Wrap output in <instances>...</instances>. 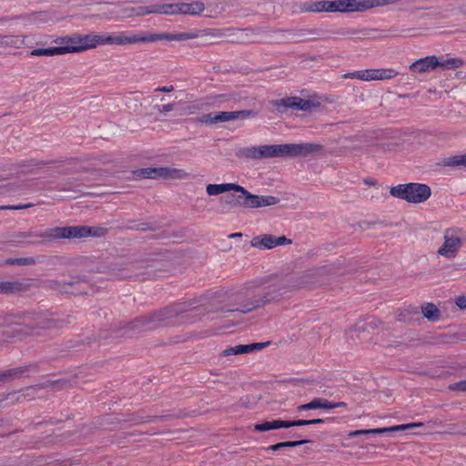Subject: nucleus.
Masks as SVG:
<instances>
[{"label":"nucleus","instance_id":"nucleus-53","mask_svg":"<svg viewBox=\"0 0 466 466\" xmlns=\"http://www.w3.org/2000/svg\"><path fill=\"white\" fill-rule=\"evenodd\" d=\"M389 432V427L388 428H377V429H369L370 435H380L383 433Z\"/></svg>","mask_w":466,"mask_h":466},{"label":"nucleus","instance_id":"nucleus-23","mask_svg":"<svg viewBox=\"0 0 466 466\" xmlns=\"http://www.w3.org/2000/svg\"><path fill=\"white\" fill-rule=\"evenodd\" d=\"M250 246L258 249H271L275 248L274 236L270 234L256 236L251 239Z\"/></svg>","mask_w":466,"mask_h":466},{"label":"nucleus","instance_id":"nucleus-41","mask_svg":"<svg viewBox=\"0 0 466 466\" xmlns=\"http://www.w3.org/2000/svg\"><path fill=\"white\" fill-rule=\"evenodd\" d=\"M332 33L341 35V36H349V35H358V34L363 33V30L351 29V28H339L336 31H333Z\"/></svg>","mask_w":466,"mask_h":466},{"label":"nucleus","instance_id":"nucleus-46","mask_svg":"<svg viewBox=\"0 0 466 466\" xmlns=\"http://www.w3.org/2000/svg\"><path fill=\"white\" fill-rule=\"evenodd\" d=\"M31 207H33V204L32 203H27V204H23V205L3 206V207H0V209L18 210V209H25V208H31Z\"/></svg>","mask_w":466,"mask_h":466},{"label":"nucleus","instance_id":"nucleus-2","mask_svg":"<svg viewBox=\"0 0 466 466\" xmlns=\"http://www.w3.org/2000/svg\"><path fill=\"white\" fill-rule=\"evenodd\" d=\"M198 36L197 34L185 32V33H147L139 32L137 34L129 32H121L114 35H96V34H72L62 37L56 38L53 43L58 45L57 46L48 48H36L30 52L33 56H53L58 55H65L68 53H79L88 49L96 47L97 46L104 45H135L153 43L157 41H185L194 39Z\"/></svg>","mask_w":466,"mask_h":466},{"label":"nucleus","instance_id":"nucleus-44","mask_svg":"<svg viewBox=\"0 0 466 466\" xmlns=\"http://www.w3.org/2000/svg\"><path fill=\"white\" fill-rule=\"evenodd\" d=\"M420 425V423H408V424L395 425V426L389 427V432H394V431H404L407 429H412V428L418 427Z\"/></svg>","mask_w":466,"mask_h":466},{"label":"nucleus","instance_id":"nucleus-18","mask_svg":"<svg viewBox=\"0 0 466 466\" xmlns=\"http://www.w3.org/2000/svg\"><path fill=\"white\" fill-rule=\"evenodd\" d=\"M290 35L297 42L314 41L323 37V32L317 28H300L292 30Z\"/></svg>","mask_w":466,"mask_h":466},{"label":"nucleus","instance_id":"nucleus-8","mask_svg":"<svg viewBox=\"0 0 466 466\" xmlns=\"http://www.w3.org/2000/svg\"><path fill=\"white\" fill-rule=\"evenodd\" d=\"M466 242V232L461 228H449L443 233V243L439 248V255L454 258Z\"/></svg>","mask_w":466,"mask_h":466},{"label":"nucleus","instance_id":"nucleus-16","mask_svg":"<svg viewBox=\"0 0 466 466\" xmlns=\"http://www.w3.org/2000/svg\"><path fill=\"white\" fill-rule=\"evenodd\" d=\"M43 16H44L43 13L23 14V15H19L0 17V22H9V21L20 20L24 23L25 26L40 25L46 23V19Z\"/></svg>","mask_w":466,"mask_h":466},{"label":"nucleus","instance_id":"nucleus-5","mask_svg":"<svg viewBox=\"0 0 466 466\" xmlns=\"http://www.w3.org/2000/svg\"><path fill=\"white\" fill-rule=\"evenodd\" d=\"M321 149L322 146L316 143L263 145L244 147L240 150L239 157L247 159L296 157H306Z\"/></svg>","mask_w":466,"mask_h":466},{"label":"nucleus","instance_id":"nucleus-59","mask_svg":"<svg viewBox=\"0 0 466 466\" xmlns=\"http://www.w3.org/2000/svg\"><path fill=\"white\" fill-rule=\"evenodd\" d=\"M240 237H242V233H240V232H238V233H232V234H230V235L228 236V238H240Z\"/></svg>","mask_w":466,"mask_h":466},{"label":"nucleus","instance_id":"nucleus-21","mask_svg":"<svg viewBox=\"0 0 466 466\" xmlns=\"http://www.w3.org/2000/svg\"><path fill=\"white\" fill-rule=\"evenodd\" d=\"M26 35H0V47L21 48L25 45Z\"/></svg>","mask_w":466,"mask_h":466},{"label":"nucleus","instance_id":"nucleus-32","mask_svg":"<svg viewBox=\"0 0 466 466\" xmlns=\"http://www.w3.org/2000/svg\"><path fill=\"white\" fill-rule=\"evenodd\" d=\"M441 164L444 167L462 166L466 167V154L443 158Z\"/></svg>","mask_w":466,"mask_h":466},{"label":"nucleus","instance_id":"nucleus-36","mask_svg":"<svg viewBox=\"0 0 466 466\" xmlns=\"http://www.w3.org/2000/svg\"><path fill=\"white\" fill-rule=\"evenodd\" d=\"M397 73L393 69H374V80H384L394 77Z\"/></svg>","mask_w":466,"mask_h":466},{"label":"nucleus","instance_id":"nucleus-54","mask_svg":"<svg viewBox=\"0 0 466 466\" xmlns=\"http://www.w3.org/2000/svg\"><path fill=\"white\" fill-rule=\"evenodd\" d=\"M333 418H326V419H312L309 420V425H315L324 423L325 421H333Z\"/></svg>","mask_w":466,"mask_h":466},{"label":"nucleus","instance_id":"nucleus-27","mask_svg":"<svg viewBox=\"0 0 466 466\" xmlns=\"http://www.w3.org/2000/svg\"><path fill=\"white\" fill-rule=\"evenodd\" d=\"M380 320L374 317H369L365 319L363 321H360L356 324V331H368L372 332L375 329L379 328L380 325Z\"/></svg>","mask_w":466,"mask_h":466},{"label":"nucleus","instance_id":"nucleus-22","mask_svg":"<svg viewBox=\"0 0 466 466\" xmlns=\"http://www.w3.org/2000/svg\"><path fill=\"white\" fill-rule=\"evenodd\" d=\"M232 191L239 193V195H235L237 207L251 208L252 200L249 197H252V194L248 190L238 184H235V188H232Z\"/></svg>","mask_w":466,"mask_h":466},{"label":"nucleus","instance_id":"nucleus-15","mask_svg":"<svg viewBox=\"0 0 466 466\" xmlns=\"http://www.w3.org/2000/svg\"><path fill=\"white\" fill-rule=\"evenodd\" d=\"M184 173L181 169L170 167H146L137 171V176L144 178H175L181 177L180 174Z\"/></svg>","mask_w":466,"mask_h":466},{"label":"nucleus","instance_id":"nucleus-38","mask_svg":"<svg viewBox=\"0 0 466 466\" xmlns=\"http://www.w3.org/2000/svg\"><path fill=\"white\" fill-rule=\"evenodd\" d=\"M220 204L223 208H232L237 207L236 198L234 194H228L224 198H220Z\"/></svg>","mask_w":466,"mask_h":466},{"label":"nucleus","instance_id":"nucleus-40","mask_svg":"<svg viewBox=\"0 0 466 466\" xmlns=\"http://www.w3.org/2000/svg\"><path fill=\"white\" fill-rule=\"evenodd\" d=\"M269 344H270V341L256 342V343L243 345V347H244V349H246L245 350V353H249V352H251L253 350H262V349L266 348Z\"/></svg>","mask_w":466,"mask_h":466},{"label":"nucleus","instance_id":"nucleus-28","mask_svg":"<svg viewBox=\"0 0 466 466\" xmlns=\"http://www.w3.org/2000/svg\"><path fill=\"white\" fill-rule=\"evenodd\" d=\"M235 188V183L208 184L206 187L208 196H217Z\"/></svg>","mask_w":466,"mask_h":466},{"label":"nucleus","instance_id":"nucleus-3","mask_svg":"<svg viewBox=\"0 0 466 466\" xmlns=\"http://www.w3.org/2000/svg\"><path fill=\"white\" fill-rule=\"evenodd\" d=\"M65 322L48 310H22L5 315L0 319V347L5 342L23 340L36 329L60 328Z\"/></svg>","mask_w":466,"mask_h":466},{"label":"nucleus","instance_id":"nucleus-50","mask_svg":"<svg viewBox=\"0 0 466 466\" xmlns=\"http://www.w3.org/2000/svg\"><path fill=\"white\" fill-rule=\"evenodd\" d=\"M335 406H336L335 402H332V401L328 400L327 399L321 398L320 409L331 410V409H335Z\"/></svg>","mask_w":466,"mask_h":466},{"label":"nucleus","instance_id":"nucleus-45","mask_svg":"<svg viewBox=\"0 0 466 466\" xmlns=\"http://www.w3.org/2000/svg\"><path fill=\"white\" fill-rule=\"evenodd\" d=\"M292 243V240L290 238H286L285 236L280 237H275L274 236V245L277 246H283V245H289Z\"/></svg>","mask_w":466,"mask_h":466},{"label":"nucleus","instance_id":"nucleus-6","mask_svg":"<svg viewBox=\"0 0 466 466\" xmlns=\"http://www.w3.org/2000/svg\"><path fill=\"white\" fill-rule=\"evenodd\" d=\"M108 232L106 228L103 227H87V226H73V227H56L45 230L38 237L45 240H56L61 238H82L86 237L101 238L105 237Z\"/></svg>","mask_w":466,"mask_h":466},{"label":"nucleus","instance_id":"nucleus-42","mask_svg":"<svg viewBox=\"0 0 466 466\" xmlns=\"http://www.w3.org/2000/svg\"><path fill=\"white\" fill-rule=\"evenodd\" d=\"M374 69L358 70V79L364 81L374 80Z\"/></svg>","mask_w":466,"mask_h":466},{"label":"nucleus","instance_id":"nucleus-19","mask_svg":"<svg viewBox=\"0 0 466 466\" xmlns=\"http://www.w3.org/2000/svg\"><path fill=\"white\" fill-rule=\"evenodd\" d=\"M420 318V310L416 306L409 305L400 309L396 313V319L409 325L414 324Z\"/></svg>","mask_w":466,"mask_h":466},{"label":"nucleus","instance_id":"nucleus-48","mask_svg":"<svg viewBox=\"0 0 466 466\" xmlns=\"http://www.w3.org/2000/svg\"><path fill=\"white\" fill-rule=\"evenodd\" d=\"M455 339L454 336H450L445 333H441L439 335V344H447L452 342Z\"/></svg>","mask_w":466,"mask_h":466},{"label":"nucleus","instance_id":"nucleus-30","mask_svg":"<svg viewBox=\"0 0 466 466\" xmlns=\"http://www.w3.org/2000/svg\"><path fill=\"white\" fill-rule=\"evenodd\" d=\"M311 441L309 440H299V441H282L278 442L276 444L270 445L267 448L268 451H276L283 448H294L298 447L306 443H310Z\"/></svg>","mask_w":466,"mask_h":466},{"label":"nucleus","instance_id":"nucleus-58","mask_svg":"<svg viewBox=\"0 0 466 466\" xmlns=\"http://www.w3.org/2000/svg\"><path fill=\"white\" fill-rule=\"evenodd\" d=\"M335 408H345L348 404L344 401L335 402Z\"/></svg>","mask_w":466,"mask_h":466},{"label":"nucleus","instance_id":"nucleus-56","mask_svg":"<svg viewBox=\"0 0 466 466\" xmlns=\"http://www.w3.org/2000/svg\"><path fill=\"white\" fill-rule=\"evenodd\" d=\"M345 78H357L358 79V71L347 73L344 75Z\"/></svg>","mask_w":466,"mask_h":466},{"label":"nucleus","instance_id":"nucleus-13","mask_svg":"<svg viewBox=\"0 0 466 466\" xmlns=\"http://www.w3.org/2000/svg\"><path fill=\"white\" fill-rule=\"evenodd\" d=\"M324 12H327V13L362 12L361 0L325 1Z\"/></svg>","mask_w":466,"mask_h":466},{"label":"nucleus","instance_id":"nucleus-12","mask_svg":"<svg viewBox=\"0 0 466 466\" xmlns=\"http://www.w3.org/2000/svg\"><path fill=\"white\" fill-rule=\"evenodd\" d=\"M82 282H86L85 277L74 276L71 277L68 281L47 280L46 287L61 293L82 294L86 293V291L76 288V286Z\"/></svg>","mask_w":466,"mask_h":466},{"label":"nucleus","instance_id":"nucleus-33","mask_svg":"<svg viewBox=\"0 0 466 466\" xmlns=\"http://www.w3.org/2000/svg\"><path fill=\"white\" fill-rule=\"evenodd\" d=\"M36 263V259L33 257L7 258L4 261L5 265L32 266Z\"/></svg>","mask_w":466,"mask_h":466},{"label":"nucleus","instance_id":"nucleus-10","mask_svg":"<svg viewBox=\"0 0 466 466\" xmlns=\"http://www.w3.org/2000/svg\"><path fill=\"white\" fill-rule=\"evenodd\" d=\"M273 106L280 110L281 107L288 109L292 108L302 111H311L319 106V103H315L310 99H304L299 96H289L281 99H278L272 102Z\"/></svg>","mask_w":466,"mask_h":466},{"label":"nucleus","instance_id":"nucleus-26","mask_svg":"<svg viewBox=\"0 0 466 466\" xmlns=\"http://www.w3.org/2000/svg\"><path fill=\"white\" fill-rule=\"evenodd\" d=\"M26 287L19 281H0V294H14L25 291Z\"/></svg>","mask_w":466,"mask_h":466},{"label":"nucleus","instance_id":"nucleus-9","mask_svg":"<svg viewBox=\"0 0 466 466\" xmlns=\"http://www.w3.org/2000/svg\"><path fill=\"white\" fill-rule=\"evenodd\" d=\"M254 115L255 112L252 110H239L230 112L223 111L205 114L200 117L192 118L191 120L196 123L213 125L217 123L228 122L237 119H246Z\"/></svg>","mask_w":466,"mask_h":466},{"label":"nucleus","instance_id":"nucleus-34","mask_svg":"<svg viewBox=\"0 0 466 466\" xmlns=\"http://www.w3.org/2000/svg\"><path fill=\"white\" fill-rule=\"evenodd\" d=\"M127 229H135L140 231H155L157 229V226L154 224L147 223V222H138V221H131L130 225L126 226Z\"/></svg>","mask_w":466,"mask_h":466},{"label":"nucleus","instance_id":"nucleus-31","mask_svg":"<svg viewBox=\"0 0 466 466\" xmlns=\"http://www.w3.org/2000/svg\"><path fill=\"white\" fill-rule=\"evenodd\" d=\"M324 7H325V0L310 1V2L303 3L300 6V10H301V12L320 13V12H324Z\"/></svg>","mask_w":466,"mask_h":466},{"label":"nucleus","instance_id":"nucleus-37","mask_svg":"<svg viewBox=\"0 0 466 466\" xmlns=\"http://www.w3.org/2000/svg\"><path fill=\"white\" fill-rule=\"evenodd\" d=\"M321 398H315L311 401L298 406V411L320 409Z\"/></svg>","mask_w":466,"mask_h":466},{"label":"nucleus","instance_id":"nucleus-43","mask_svg":"<svg viewBox=\"0 0 466 466\" xmlns=\"http://www.w3.org/2000/svg\"><path fill=\"white\" fill-rule=\"evenodd\" d=\"M175 105V103H170L167 105H157L154 106V109L159 112L160 114L167 116L168 112L174 109Z\"/></svg>","mask_w":466,"mask_h":466},{"label":"nucleus","instance_id":"nucleus-60","mask_svg":"<svg viewBox=\"0 0 466 466\" xmlns=\"http://www.w3.org/2000/svg\"><path fill=\"white\" fill-rule=\"evenodd\" d=\"M365 184L367 185H375V182L373 180H370V179H365L364 180Z\"/></svg>","mask_w":466,"mask_h":466},{"label":"nucleus","instance_id":"nucleus-25","mask_svg":"<svg viewBox=\"0 0 466 466\" xmlns=\"http://www.w3.org/2000/svg\"><path fill=\"white\" fill-rule=\"evenodd\" d=\"M166 4L164 5H152L148 6H137L133 8V12L137 16H144L149 14H163L167 15V11L165 9Z\"/></svg>","mask_w":466,"mask_h":466},{"label":"nucleus","instance_id":"nucleus-47","mask_svg":"<svg viewBox=\"0 0 466 466\" xmlns=\"http://www.w3.org/2000/svg\"><path fill=\"white\" fill-rule=\"evenodd\" d=\"M451 390L466 391V380L449 386Z\"/></svg>","mask_w":466,"mask_h":466},{"label":"nucleus","instance_id":"nucleus-20","mask_svg":"<svg viewBox=\"0 0 466 466\" xmlns=\"http://www.w3.org/2000/svg\"><path fill=\"white\" fill-rule=\"evenodd\" d=\"M36 365L35 364H28L21 367L13 368L10 370H6L0 373V381L7 382L13 380L21 378L24 373L27 371H35Z\"/></svg>","mask_w":466,"mask_h":466},{"label":"nucleus","instance_id":"nucleus-17","mask_svg":"<svg viewBox=\"0 0 466 466\" xmlns=\"http://www.w3.org/2000/svg\"><path fill=\"white\" fill-rule=\"evenodd\" d=\"M437 69V56H429L420 58L410 66L412 73H429Z\"/></svg>","mask_w":466,"mask_h":466},{"label":"nucleus","instance_id":"nucleus-49","mask_svg":"<svg viewBox=\"0 0 466 466\" xmlns=\"http://www.w3.org/2000/svg\"><path fill=\"white\" fill-rule=\"evenodd\" d=\"M65 381L61 380H48L42 384L37 385L39 388H55L56 385L65 384Z\"/></svg>","mask_w":466,"mask_h":466},{"label":"nucleus","instance_id":"nucleus-29","mask_svg":"<svg viewBox=\"0 0 466 466\" xmlns=\"http://www.w3.org/2000/svg\"><path fill=\"white\" fill-rule=\"evenodd\" d=\"M463 64V61L458 57L441 56L439 57V68L456 69Z\"/></svg>","mask_w":466,"mask_h":466},{"label":"nucleus","instance_id":"nucleus-39","mask_svg":"<svg viewBox=\"0 0 466 466\" xmlns=\"http://www.w3.org/2000/svg\"><path fill=\"white\" fill-rule=\"evenodd\" d=\"M245 350L243 345H237V346H234V347H229V348H227L226 350H224L221 353L222 356H230V355H239V354H244L245 353Z\"/></svg>","mask_w":466,"mask_h":466},{"label":"nucleus","instance_id":"nucleus-51","mask_svg":"<svg viewBox=\"0 0 466 466\" xmlns=\"http://www.w3.org/2000/svg\"><path fill=\"white\" fill-rule=\"evenodd\" d=\"M361 435H370L369 430L352 431H350L349 434H348V436L350 438L358 437V436H361Z\"/></svg>","mask_w":466,"mask_h":466},{"label":"nucleus","instance_id":"nucleus-14","mask_svg":"<svg viewBox=\"0 0 466 466\" xmlns=\"http://www.w3.org/2000/svg\"><path fill=\"white\" fill-rule=\"evenodd\" d=\"M301 426H309V420H265L260 423H256L254 425V430L257 431L262 432V431H271V430H278V429H281V428L301 427Z\"/></svg>","mask_w":466,"mask_h":466},{"label":"nucleus","instance_id":"nucleus-1","mask_svg":"<svg viewBox=\"0 0 466 466\" xmlns=\"http://www.w3.org/2000/svg\"><path fill=\"white\" fill-rule=\"evenodd\" d=\"M328 272L327 267L313 268L302 275L289 274L278 277L268 283L267 279L247 283L234 298L236 309L227 312L248 314L266 306L277 303L297 289L319 282V277Z\"/></svg>","mask_w":466,"mask_h":466},{"label":"nucleus","instance_id":"nucleus-4","mask_svg":"<svg viewBox=\"0 0 466 466\" xmlns=\"http://www.w3.org/2000/svg\"><path fill=\"white\" fill-rule=\"evenodd\" d=\"M195 303V301L176 303L148 315L137 317L120 329L121 335L132 337L161 327L178 326L187 322L194 323L197 319H201L197 318L198 314H188L189 311L199 310Z\"/></svg>","mask_w":466,"mask_h":466},{"label":"nucleus","instance_id":"nucleus-24","mask_svg":"<svg viewBox=\"0 0 466 466\" xmlns=\"http://www.w3.org/2000/svg\"><path fill=\"white\" fill-rule=\"evenodd\" d=\"M249 198L252 200L251 208L273 206L279 202V198L274 196H259L252 194V197H249Z\"/></svg>","mask_w":466,"mask_h":466},{"label":"nucleus","instance_id":"nucleus-55","mask_svg":"<svg viewBox=\"0 0 466 466\" xmlns=\"http://www.w3.org/2000/svg\"><path fill=\"white\" fill-rule=\"evenodd\" d=\"M173 90H174V86L172 85L171 86H159V87L155 89V91H157V92H165V93H169V92H172Z\"/></svg>","mask_w":466,"mask_h":466},{"label":"nucleus","instance_id":"nucleus-57","mask_svg":"<svg viewBox=\"0 0 466 466\" xmlns=\"http://www.w3.org/2000/svg\"><path fill=\"white\" fill-rule=\"evenodd\" d=\"M287 437H289V438H299V434L297 431H290L287 434Z\"/></svg>","mask_w":466,"mask_h":466},{"label":"nucleus","instance_id":"nucleus-7","mask_svg":"<svg viewBox=\"0 0 466 466\" xmlns=\"http://www.w3.org/2000/svg\"><path fill=\"white\" fill-rule=\"evenodd\" d=\"M392 197L409 203L425 202L431 195V187L421 183H406L392 187L390 190Z\"/></svg>","mask_w":466,"mask_h":466},{"label":"nucleus","instance_id":"nucleus-52","mask_svg":"<svg viewBox=\"0 0 466 466\" xmlns=\"http://www.w3.org/2000/svg\"><path fill=\"white\" fill-rule=\"evenodd\" d=\"M455 304L460 309H466V297L465 296H460L456 299Z\"/></svg>","mask_w":466,"mask_h":466},{"label":"nucleus","instance_id":"nucleus-35","mask_svg":"<svg viewBox=\"0 0 466 466\" xmlns=\"http://www.w3.org/2000/svg\"><path fill=\"white\" fill-rule=\"evenodd\" d=\"M421 313L429 320H437V306L433 303H427L425 307H421Z\"/></svg>","mask_w":466,"mask_h":466},{"label":"nucleus","instance_id":"nucleus-11","mask_svg":"<svg viewBox=\"0 0 466 466\" xmlns=\"http://www.w3.org/2000/svg\"><path fill=\"white\" fill-rule=\"evenodd\" d=\"M167 15H198L205 10V4L201 1L192 3L166 4Z\"/></svg>","mask_w":466,"mask_h":466}]
</instances>
